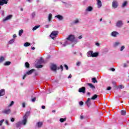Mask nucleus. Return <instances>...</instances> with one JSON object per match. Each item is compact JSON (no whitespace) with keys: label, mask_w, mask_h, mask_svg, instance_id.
Here are the masks:
<instances>
[{"label":"nucleus","mask_w":129,"mask_h":129,"mask_svg":"<svg viewBox=\"0 0 129 129\" xmlns=\"http://www.w3.org/2000/svg\"><path fill=\"white\" fill-rule=\"evenodd\" d=\"M67 41H68V43L69 42H71V43H73V42H74V40H75V36L73 35H70L68 38H67Z\"/></svg>","instance_id":"obj_1"},{"label":"nucleus","mask_w":129,"mask_h":129,"mask_svg":"<svg viewBox=\"0 0 129 129\" xmlns=\"http://www.w3.org/2000/svg\"><path fill=\"white\" fill-rule=\"evenodd\" d=\"M58 34H59V32L57 31H53L51 32L50 37L51 39H54V38H56V37H57Z\"/></svg>","instance_id":"obj_2"},{"label":"nucleus","mask_w":129,"mask_h":129,"mask_svg":"<svg viewBox=\"0 0 129 129\" xmlns=\"http://www.w3.org/2000/svg\"><path fill=\"white\" fill-rule=\"evenodd\" d=\"M35 71V69H32L31 70H30L29 71L27 72L26 73V74H25L24 75V76H23V79H25V77H27V75H31V74H32V73H33V72H34Z\"/></svg>","instance_id":"obj_3"},{"label":"nucleus","mask_w":129,"mask_h":129,"mask_svg":"<svg viewBox=\"0 0 129 129\" xmlns=\"http://www.w3.org/2000/svg\"><path fill=\"white\" fill-rule=\"evenodd\" d=\"M9 0H0V6H4V5H8V1ZM2 7L0 6V10Z\"/></svg>","instance_id":"obj_4"},{"label":"nucleus","mask_w":129,"mask_h":129,"mask_svg":"<svg viewBox=\"0 0 129 129\" xmlns=\"http://www.w3.org/2000/svg\"><path fill=\"white\" fill-rule=\"evenodd\" d=\"M122 25H123V23H122V21H121V20L118 21L116 23V26L118 28H120V27H121V26H122Z\"/></svg>","instance_id":"obj_5"},{"label":"nucleus","mask_w":129,"mask_h":129,"mask_svg":"<svg viewBox=\"0 0 129 129\" xmlns=\"http://www.w3.org/2000/svg\"><path fill=\"white\" fill-rule=\"evenodd\" d=\"M118 35H119V33L117 31H113L111 33V36L114 37V38H116Z\"/></svg>","instance_id":"obj_6"},{"label":"nucleus","mask_w":129,"mask_h":129,"mask_svg":"<svg viewBox=\"0 0 129 129\" xmlns=\"http://www.w3.org/2000/svg\"><path fill=\"white\" fill-rule=\"evenodd\" d=\"M112 7L113 9H116L118 7V3L116 1H113L112 2Z\"/></svg>","instance_id":"obj_7"},{"label":"nucleus","mask_w":129,"mask_h":129,"mask_svg":"<svg viewBox=\"0 0 129 129\" xmlns=\"http://www.w3.org/2000/svg\"><path fill=\"white\" fill-rule=\"evenodd\" d=\"M58 68L56 64H52L50 67V69L52 71H56Z\"/></svg>","instance_id":"obj_8"},{"label":"nucleus","mask_w":129,"mask_h":129,"mask_svg":"<svg viewBox=\"0 0 129 129\" xmlns=\"http://www.w3.org/2000/svg\"><path fill=\"white\" fill-rule=\"evenodd\" d=\"M28 118H23V119L21 121V124H23V125H26V124H27V120Z\"/></svg>","instance_id":"obj_9"},{"label":"nucleus","mask_w":129,"mask_h":129,"mask_svg":"<svg viewBox=\"0 0 129 129\" xmlns=\"http://www.w3.org/2000/svg\"><path fill=\"white\" fill-rule=\"evenodd\" d=\"M90 100H91V99L89 98L86 102V104H87L88 107H90V105H91V102Z\"/></svg>","instance_id":"obj_10"},{"label":"nucleus","mask_w":129,"mask_h":129,"mask_svg":"<svg viewBox=\"0 0 129 129\" xmlns=\"http://www.w3.org/2000/svg\"><path fill=\"white\" fill-rule=\"evenodd\" d=\"M97 5L98 9H100L101 7H102V3H101V1L97 0Z\"/></svg>","instance_id":"obj_11"},{"label":"nucleus","mask_w":129,"mask_h":129,"mask_svg":"<svg viewBox=\"0 0 129 129\" xmlns=\"http://www.w3.org/2000/svg\"><path fill=\"white\" fill-rule=\"evenodd\" d=\"M2 112L3 113H5L6 114H10V113H11V109L4 110Z\"/></svg>","instance_id":"obj_12"},{"label":"nucleus","mask_w":129,"mask_h":129,"mask_svg":"<svg viewBox=\"0 0 129 129\" xmlns=\"http://www.w3.org/2000/svg\"><path fill=\"white\" fill-rule=\"evenodd\" d=\"M55 18H57V19H58L59 21H62V20H63L64 19V17H63L62 15H56L55 16Z\"/></svg>","instance_id":"obj_13"},{"label":"nucleus","mask_w":129,"mask_h":129,"mask_svg":"<svg viewBox=\"0 0 129 129\" xmlns=\"http://www.w3.org/2000/svg\"><path fill=\"white\" fill-rule=\"evenodd\" d=\"M92 11H93V8L91 6L88 7L85 10V12H92Z\"/></svg>","instance_id":"obj_14"},{"label":"nucleus","mask_w":129,"mask_h":129,"mask_svg":"<svg viewBox=\"0 0 129 129\" xmlns=\"http://www.w3.org/2000/svg\"><path fill=\"white\" fill-rule=\"evenodd\" d=\"M80 22L79 21V19H76L72 22V25H78Z\"/></svg>","instance_id":"obj_15"},{"label":"nucleus","mask_w":129,"mask_h":129,"mask_svg":"<svg viewBox=\"0 0 129 129\" xmlns=\"http://www.w3.org/2000/svg\"><path fill=\"white\" fill-rule=\"evenodd\" d=\"M86 89L85 87H83L79 89V92H82L83 93H85V90Z\"/></svg>","instance_id":"obj_16"},{"label":"nucleus","mask_w":129,"mask_h":129,"mask_svg":"<svg viewBox=\"0 0 129 129\" xmlns=\"http://www.w3.org/2000/svg\"><path fill=\"white\" fill-rule=\"evenodd\" d=\"M12 17H13V15H9L7 17H6L5 19L3 20V21L6 22V21H8V20H10V19H12Z\"/></svg>","instance_id":"obj_17"},{"label":"nucleus","mask_w":129,"mask_h":129,"mask_svg":"<svg viewBox=\"0 0 129 129\" xmlns=\"http://www.w3.org/2000/svg\"><path fill=\"white\" fill-rule=\"evenodd\" d=\"M6 94V92L5 91V89H1L0 90V97L1 96H4Z\"/></svg>","instance_id":"obj_18"},{"label":"nucleus","mask_w":129,"mask_h":129,"mask_svg":"<svg viewBox=\"0 0 129 129\" xmlns=\"http://www.w3.org/2000/svg\"><path fill=\"white\" fill-rule=\"evenodd\" d=\"M30 111L26 112L25 115L23 116V118H28V117H29L30 116Z\"/></svg>","instance_id":"obj_19"},{"label":"nucleus","mask_w":129,"mask_h":129,"mask_svg":"<svg viewBox=\"0 0 129 129\" xmlns=\"http://www.w3.org/2000/svg\"><path fill=\"white\" fill-rule=\"evenodd\" d=\"M93 53V51H89L87 53V55L88 57H92V54Z\"/></svg>","instance_id":"obj_20"},{"label":"nucleus","mask_w":129,"mask_h":129,"mask_svg":"<svg viewBox=\"0 0 129 129\" xmlns=\"http://www.w3.org/2000/svg\"><path fill=\"white\" fill-rule=\"evenodd\" d=\"M51 20H52V14L50 13L48 15V22H49V23H51L52 22Z\"/></svg>","instance_id":"obj_21"},{"label":"nucleus","mask_w":129,"mask_h":129,"mask_svg":"<svg viewBox=\"0 0 129 129\" xmlns=\"http://www.w3.org/2000/svg\"><path fill=\"white\" fill-rule=\"evenodd\" d=\"M21 125L22 123L21 122V121H19L16 124V126L17 128H19V127H21Z\"/></svg>","instance_id":"obj_22"},{"label":"nucleus","mask_w":129,"mask_h":129,"mask_svg":"<svg viewBox=\"0 0 129 129\" xmlns=\"http://www.w3.org/2000/svg\"><path fill=\"white\" fill-rule=\"evenodd\" d=\"M87 85H88V86H90V87L91 88H92V89H95V86H94V85H93V84H91V83H87Z\"/></svg>","instance_id":"obj_23"},{"label":"nucleus","mask_w":129,"mask_h":129,"mask_svg":"<svg viewBox=\"0 0 129 129\" xmlns=\"http://www.w3.org/2000/svg\"><path fill=\"white\" fill-rule=\"evenodd\" d=\"M98 97V95L95 94L94 96H93L91 98H90L91 99H92V100H95V99H96V98H97V97Z\"/></svg>","instance_id":"obj_24"},{"label":"nucleus","mask_w":129,"mask_h":129,"mask_svg":"<svg viewBox=\"0 0 129 129\" xmlns=\"http://www.w3.org/2000/svg\"><path fill=\"white\" fill-rule=\"evenodd\" d=\"M126 5H127V1H124L123 4H122V8H124L126 7Z\"/></svg>","instance_id":"obj_25"},{"label":"nucleus","mask_w":129,"mask_h":129,"mask_svg":"<svg viewBox=\"0 0 129 129\" xmlns=\"http://www.w3.org/2000/svg\"><path fill=\"white\" fill-rule=\"evenodd\" d=\"M6 59L5 58V57L4 56H1L0 57V63H3L4 61H5Z\"/></svg>","instance_id":"obj_26"},{"label":"nucleus","mask_w":129,"mask_h":129,"mask_svg":"<svg viewBox=\"0 0 129 129\" xmlns=\"http://www.w3.org/2000/svg\"><path fill=\"white\" fill-rule=\"evenodd\" d=\"M12 62L11 61H6L5 63H4V66H10V65H11V63Z\"/></svg>","instance_id":"obj_27"},{"label":"nucleus","mask_w":129,"mask_h":129,"mask_svg":"<svg viewBox=\"0 0 129 129\" xmlns=\"http://www.w3.org/2000/svg\"><path fill=\"white\" fill-rule=\"evenodd\" d=\"M98 56V52H95L92 53V57H97Z\"/></svg>","instance_id":"obj_28"},{"label":"nucleus","mask_w":129,"mask_h":129,"mask_svg":"<svg viewBox=\"0 0 129 129\" xmlns=\"http://www.w3.org/2000/svg\"><path fill=\"white\" fill-rule=\"evenodd\" d=\"M118 45H120V42H116L114 43L113 46L114 47H117Z\"/></svg>","instance_id":"obj_29"},{"label":"nucleus","mask_w":129,"mask_h":129,"mask_svg":"<svg viewBox=\"0 0 129 129\" xmlns=\"http://www.w3.org/2000/svg\"><path fill=\"white\" fill-rule=\"evenodd\" d=\"M23 33H24V30L23 29L19 30V36H20V37H21V36H22V35H23Z\"/></svg>","instance_id":"obj_30"},{"label":"nucleus","mask_w":129,"mask_h":129,"mask_svg":"<svg viewBox=\"0 0 129 129\" xmlns=\"http://www.w3.org/2000/svg\"><path fill=\"white\" fill-rule=\"evenodd\" d=\"M69 44H70V42H68V41H66L64 43L62 44V47H66Z\"/></svg>","instance_id":"obj_31"},{"label":"nucleus","mask_w":129,"mask_h":129,"mask_svg":"<svg viewBox=\"0 0 129 129\" xmlns=\"http://www.w3.org/2000/svg\"><path fill=\"white\" fill-rule=\"evenodd\" d=\"M92 81L93 83H97V80H96V78H92Z\"/></svg>","instance_id":"obj_32"},{"label":"nucleus","mask_w":129,"mask_h":129,"mask_svg":"<svg viewBox=\"0 0 129 129\" xmlns=\"http://www.w3.org/2000/svg\"><path fill=\"white\" fill-rule=\"evenodd\" d=\"M126 112L124 110H122L121 111V115H125Z\"/></svg>","instance_id":"obj_33"},{"label":"nucleus","mask_w":129,"mask_h":129,"mask_svg":"<svg viewBox=\"0 0 129 129\" xmlns=\"http://www.w3.org/2000/svg\"><path fill=\"white\" fill-rule=\"evenodd\" d=\"M30 45H31V43H30L29 42H26L24 44V47H29V46H30Z\"/></svg>","instance_id":"obj_34"},{"label":"nucleus","mask_w":129,"mask_h":129,"mask_svg":"<svg viewBox=\"0 0 129 129\" xmlns=\"http://www.w3.org/2000/svg\"><path fill=\"white\" fill-rule=\"evenodd\" d=\"M38 28H40V26L39 25L35 26L33 28L32 30L36 31V30H37V29H38Z\"/></svg>","instance_id":"obj_35"},{"label":"nucleus","mask_w":129,"mask_h":129,"mask_svg":"<svg viewBox=\"0 0 129 129\" xmlns=\"http://www.w3.org/2000/svg\"><path fill=\"white\" fill-rule=\"evenodd\" d=\"M31 17L32 19H34V18H35V17H36V12H33L32 14H31Z\"/></svg>","instance_id":"obj_36"},{"label":"nucleus","mask_w":129,"mask_h":129,"mask_svg":"<svg viewBox=\"0 0 129 129\" xmlns=\"http://www.w3.org/2000/svg\"><path fill=\"white\" fill-rule=\"evenodd\" d=\"M25 67H26V68H30V63H29L28 62H25Z\"/></svg>","instance_id":"obj_37"},{"label":"nucleus","mask_w":129,"mask_h":129,"mask_svg":"<svg viewBox=\"0 0 129 129\" xmlns=\"http://www.w3.org/2000/svg\"><path fill=\"white\" fill-rule=\"evenodd\" d=\"M42 124H43V123L42 122H37V125H38V127H41V126H42Z\"/></svg>","instance_id":"obj_38"},{"label":"nucleus","mask_w":129,"mask_h":129,"mask_svg":"<svg viewBox=\"0 0 129 129\" xmlns=\"http://www.w3.org/2000/svg\"><path fill=\"white\" fill-rule=\"evenodd\" d=\"M59 121H60V122H64V121H66V118H61L59 119Z\"/></svg>","instance_id":"obj_39"},{"label":"nucleus","mask_w":129,"mask_h":129,"mask_svg":"<svg viewBox=\"0 0 129 129\" xmlns=\"http://www.w3.org/2000/svg\"><path fill=\"white\" fill-rule=\"evenodd\" d=\"M43 62H44V61L42 58H41L39 60H38L37 64H42Z\"/></svg>","instance_id":"obj_40"},{"label":"nucleus","mask_w":129,"mask_h":129,"mask_svg":"<svg viewBox=\"0 0 129 129\" xmlns=\"http://www.w3.org/2000/svg\"><path fill=\"white\" fill-rule=\"evenodd\" d=\"M14 42H15V39H12L9 41L8 44H13Z\"/></svg>","instance_id":"obj_41"},{"label":"nucleus","mask_w":129,"mask_h":129,"mask_svg":"<svg viewBox=\"0 0 129 129\" xmlns=\"http://www.w3.org/2000/svg\"><path fill=\"white\" fill-rule=\"evenodd\" d=\"M61 3H62V4H64L66 8H67V6H68V4H67V3L61 1Z\"/></svg>","instance_id":"obj_42"},{"label":"nucleus","mask_w":129,"mask_h":129,"mask_svg":"<svg viewBox=\"0 0 129 129\" xmlns=\"http://www.w3.org/2000/svg\"><path fill=\"white\" fill-rule=\"evenodd\" d=\"M14 103H15V102H14V101H11V103L9 105V106H13V105H14Z\"/></svg>","instance_id":"obj_43"},{"label":"nucleus","mask_w":129,"mask_h":129,"mask_svg":"<svg viewBox=\"0 0 129 129\" xmlns=\"http://www.w3.org/2000/svg\"><path fill=\"white\" fill-rule=\"evenodd\" d=\"M124 50V46H122L120 49V51H123Z\"/></svg>","instance_id":"obj_44"},{"label":"nucleus","mask_w":129,"mask_h":129,"mask_svg":"<svg viewBox=\"0 0 129 129\" xmlns=\"http://www.w3.org/2000/svg\"><path fill=\"white\" fill-rule=\"evenodd\" d=\"M42 67H43V65H38L36 66V68H42Z\"/></svg>","instance_id":"obj_45"},{"label":"nucleus","mask_w":129,"mask_h":129,"mask_svg":"<svg viewBox=\"0 0 129 129\" xmlns=\"http://www.w3.org/2000/svg\"><path fill=\"white\" fill-rule=\"evenodd\" d=\"M5 121V119H2L0 121V125H2L3 124V122Z\"/></svg>","instance_id":"obj_46"},{"label":"nucleus","mask_w":129,"mask_h":129,"mask_svg":"<svg viewBox=\"0 0 129 129\" xmlns=\"http://www.w3.org/2000/svg\"><path fill=\"white\" fill-rule=\"evenodd\" d=\"M31 101L32 102H35L36 101V97H34V98H32V100H31Z\"/></svg>","instance_id":"obj_47"},{"label":"nucleus","mask_w":129,"mask_h":129,"mask_svg":"<svg viewBox=\"0 0 129 129\" xmlns=\"http://www.w3.org/2000/svg\"><path fill=\"white\" fill-rule=\"evenodd\" d=\"M84 103H83L82 101H80L79 102V105H81V106H82V105H83Z\"/></svg>","instance_id":"obj_48"},{"label":"nucleus","mask_w":129,"mask_h":129,"mask_svg":"<svg viewBox=\"0 0 129 129\" xmlns=\"http://www.w3.org/2000/svg\"><path fill=\"white\" fill-rule=\"evenodd\" d=\"M95 45H96V46H97V47H99V46H100V44L98 42H96L95 43Z\"/></svg>","instance_id":"obj_49"},{"label":"nucleus","mask_w":129,"mask_h":129,"mask_svg":"<svg viewBox=\"0 0 129 129\" xmlns=\"http://www.w3.org/2000/svg\"><path fill=\"white\" fill-rule=\"evenodd\" d=\"M80 64H81L80 61L78 62L77 63V66H80Z\"/></svg>","instance_id":"obj_50"},{"label":"nucleus","mask_w":129,"mask_h":129,"mask_svg":"<svg viewBox=\"0 0 129 129\" xmlns=\"http://www.w3.org/2000/svg\"><path fill=\"white\" fill-rule=\"evenodd\" d=\"M111 71H112L113 72L115 71V69L113 68H112L110 69Z\"/></svg>","instance_id":"obj_51"},{"label":"nucleus","mask_w":129,"mask_h":129,"mask_svg":"<svg viewBox=\"0 0 129 129\" xmlns=\"http://www.w3.org/2000/svg\"><path fill=\"white\" fill-rule=\"evenodd\" d=\"M64 67L66 69V70H68V66L67 64H64Z\"/></svg>","instance_id":"obj_52"},{"label":"nucleus","mask_w":129,"mask_h":129,"mask_svg":"<svg viewBox=\"0 0 129 129\" xmlns=\"http://www.w3.org/2000/svg\"><path fill=\"white\" fill-rule=\"evenodd\" d=\"M22 107H23V108L26 107V104H25V103H23L22 104Z\"/></svg>","instance_id":"obj_53"},{"label":"nucleus","mask_w":129,"mask_h":129,"mask_svg":"<svg viewBox=\"0 0 129 129\" xmlns=\"http://www.w3.org/2000/svg\"><path fill=\"white\" fill-rule=\"evenodd\" d=\"M118 88H119V89H122V86L119 85L118 86Z\"/></svg>","instance_id":"obj_54"},{"label":"nucleus","mask_w":129,"mask_h":129,"mask_svg":"<svg viewBox=\"0 0 129 129\" xmlns=\"http://www.w3.org/2000/svg\"><path fill=\"white\" fill-rule=\"evenodd\" d=\"M6 123L7 124V125H10V124H9V121H8V120H6Z\"/></svg>","instance_id":"obj_55"},{"label":"nucleus","mask_w":129,"mask_h":129,"mask_svg":"<svg viewBox=\"0 0 129 129\" xmlns=\"http://www.w3.org/2000/svg\"><path fill=\"white\" fill-rule=\"evenodd\" d=\"M110 89H111V87H108L107 88V90H110Z\"/></svg>","instance_id":"obj_56"},{"label":"nucleus","mask_w":129,"mask_h":129,"mask_svg":"<svg viewBox=\"0 0 129 129\" xmlns=\"http://www.w3.org/2000/svg\"><path fill=\"white\" fill-rule=\"evenodd\" d=\"M11 121H12V122H14V121H15V118H12L11 119Z\"/></svg>","instance_id":"obj_57"},{"label":"nucleus","mask_w":129,"mask_h":129,"mask_svg":"<svg viewBox=\"0 0 129 129\" xmlns=\"http://www.w3.org/2000/svg\"><path fill=\"white\" fill-rule=\"evenodd\" d=\"M41 108L42 109H45V108H46V107L45 106L43 105V106H42Z\"/></svg>","instance_id":"obj_58"},{"label":"nucleus","mask_w":129,"mask_h":129,"mask_svg":"<svg viewBox=\"0 0 129 129\" xmlns=\"http://www.w3.org/2000/svg\"><path fill=\"white\" fill-rule=\"evenodd\" d=\"M60 69L61 70V71H63V66H62V65H60Z\"/></svg>","instance_id":"obj_59"},{"label":"nucleus","mask_w":129,"mask_h":129,"mask_svg":"<svg viewBox=\"0 0 129 129\" xmlns=\"http://www.w3.org/2000/svg\"><path fill=\"white\" fill-rule=\"evenodd\" d=\"M80 118H81V119H83V118H84V117L83 116L81 115L80 116Z\"/></svg>","instance_id":"obj_60"},{"label":"nucleus","mask_w":129,"mask_h":129,"mask_svg":"<svg viewBox=\"0 0 129 129\" xmlns=\"http://www.w3.org/2000/svg\"><path fill=\"white\" fill-rule=\"evenodd\" d=\"M123 67L125 68V67H127V66H126V63H124L123 64Z\"/></svg>","instance_id":"obj_61"},{"label":"nucleus","mask_w":129,"mask_h":129,"mask_svg":"<svg viewBox=\"0 0 129 129\" xmlns=\"http://www.w3.org/2000/svg\"><path fill=\"white\" fill-rule=\"evenodd\" d=\"M13 38H17V35L14 34L13 35Z\"/></svg>","instance_id":"obj_62"},{"label":"nucleus","mask_w":129,"mask_h":129,"mask_svg":"<svg viewBox=\"0 0 129 129\" xmlns=\"http://www.w3.org/2000/svg\"><path fill=\"white\" fill-rule=\"evenodd\" d=\"M79 39H82V35H80L79 36Z\"/></svg>","instance_id":"obj_63"},{"label":"nucleus","mask_w":129,"mask_h":129,"mask_svg":"<svg viewBox=\"0 0 129 129\" xmlns=\"http://www.w3.org/2000/svg\"><path fill=\"white\" fill-rule=\"evenodd\" d=\"M45 28H49V25H45Z\"/></svg>","instance_id":"obj_64"}]
</instances>
